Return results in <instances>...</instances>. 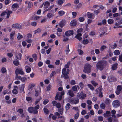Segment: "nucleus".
I'll return each instance as SVG.
<instances>
[{"instance_id":"51","label":"nucleus","mask_w":122,"mask_h":122,"mask_svg":"<svg viewBox=\"0 0 122 122\" xmlns=\"http://www.w3.org/2000/svg\"><path fill=\"white\" fill-rule=\"evenodd\" d=\"M91 83L94 86H96L98 85V84L94 81H91Z\"/></svg>"},{"instance_id":"43","label":"nucleus","mask_w":122,"mask_h":122,"mask_svg":"<svg viewBox=\"0 0 122 122\" xmlns=\"http://www.w3.org/2000/svg\"><path fill=\"white\" fill-rule=\"evenodd\" d=\"M62 0H58L57 2V4L60 5H61L63 3Z\"/></svg>"},{"instance_id":"61","label":"nucleus","mask_w":122,"mask_h":122,"mask_svg":"<svg viewBox=\"0 0 122 122\" xmlns=\"http://www.w3.org/2000/svg\"><path fill=\"white\" fill-rule=\"evenodd\" d=\"M7 55L9 58H11L13 56V55L12 52L8 53H7Z\"/></svg>"},{"instance_id":"49","label":"nucleus","mask_w":122,"mask_h":122,"mask_svg":"<svg viewBox=\"0 0 122 122\" xmlns=\"http://www.w3.org/2000/svg\"><path fill=\"white\" fill-rule=\"evenodd\" d=\"M119 25V23L117 22H116L115 24L116 26H114L113 28L114 29H115L120 28V26Z\"/></svg>"},{"instance_id":"1","label":"nucleus","mask_w":122,"mask_h":122,"mask_svg":"<svg viewBox=\"0 0 122 122\" xmlns=\"http://www.w3.org/2000/svg\"><path fill=\"white\" fill-rule=\"evenodd\" d=\"M107 65L108 62L107 61L104 60L99 61L97 63L96 67L97 69L102 71L107 66Z\"/></svg>"},{"instance_id":"23","label":"nucleus","mask_w":122,"mask_h":122,"mask_svg":"<svg viewBox=\"0 0 122 122\" xmlns=\"http://www.w3.org/2000/svg\"><path fill=\"white\" fill-rule=\"evenodd\" d=\"M16 71L18 72L19 74L21 75H23L24 74V72L21 69L20 70L18 68H17L16 69Z\"/></svg>"},{"instance_id":"9","label":"nucleus","mask_w":122,"mask_h":122,"mask_svg":"<svg viewBox=\"0 0 122 122\" xmlns=\"http://www.w3.org/2000/svg\"><path fill=\"white\" fill-rule=\"evenodd\" d=\"M25 3L26 4H28L27 8L28 10H29L33 6V3L31 2H29L28 1H26L25 2Z\"/></svg>"},{"instance_id":"41","label":"nucleus","mask_w":122,"mask_h":122,"mask_svg":"<svg viewBox=\"0 0 122 122\" xmlns=\"http://www.w3.org/2000/svg\"><path fill=\"white\" fill-rule=\"evenodd\" d=\"M87 86L88 87L90 88L91 90L93 91L94 90V87L91 84H88L87 85Z\"/></svg>"},{"instance_id":"30","label":"nucleus","mask_w":122,"mask_h":122,"mask_svg":"<svg viewBox=\"0 0 122 122\" xmlns=\"http://www.w3.org/2000/svg\"><path fill=\"white\" fill-rule=\"evenodd\" d=\"M110 113V112L109 111H107L106 113L104 114L103 115L104 117H107L109 116V114Z\"/></svg>"},{"instance_id":"42","label":"nucleus","mask_w":122,"mask_h":122,"mask_svg":"<svg viewBox=\"0 0 122 122\" xmlns=\"http://www.w3.org/2000/svg\"><path fill=\"white\" fill-rule=\"evenodd\" d=\"M70 64V61H69L67 63L65 64V67L66 68H68L69 67Z\"/></svg>"},{"instance_id":"54","label":"nucleus","mask_w":122,"mask_h":122,"mask_svg":"<svg viewBox=\"0 0 122 122\" xmlns=\"http://www.w3.org/2000/svg\"><path fill=\"white\" fill-rule=\"evenodd\" d=\"M11 2V1L10 0H5V3L6 5H8Z\"/></svg>"},{"instance_id":"4","label":"nucleus","mask_w":122,"mask_h":122,"mask_svg":"<svg viewBox=\"0 0 122 122\" xmlns=\"http://www.w3.org/2000/svg\"><path fill=\"white\" fill-rule=\"evenodd\" d=\"M79 0H75L74 2V3L76 5L74 6V8L75 9H77L78 8H79L81 7L82 5L81 3H79Z\"/></svg>"},{"instance_id":"44","label":"nucleus","mask_w":122,"mask_h":122,"mask_svg":"<svg viewBox=\"0 0 122 122\" xmlns=\"http://www.w3.org/2000/svg\"><path fill=\"white\" fill-rule=\"evenodd\" d=\"M69 95L71 97H73L74 96V94L72 91L71 90L69 91L68 92Z\"/></svg>"},{"instance_id":"5","label":"nucleus","mask_w":122,"mask_h":122,"mask_svg":"<svg viewBox=\"0 0 122 122\" xmlns=\"http://www.w3.org/2000/svg\"><path fill=\"white\" fill-rule=\"evenodd\" d=\"M79 100L78 98L75 97L72 98L70 100V103L72 104H76L78 103Z\"/></svg>"},{"instance_id":"62","label":"nucleus","mask_w":122,"mask_h":122,"mask_svg":"<svg viewBox=\"0 0 122 122\" xmlns=\"http://www.w3.org/2000/svg\"><path fill=\"white\" fill-rule=\"evenodd\" d=\"M17 112H18L20 114H22L23 112V110L22 109L20 108L17 111Z\"/></svg>"},{"instance_id":"24","label":"nucleus","mask_w":122,"mask_h":122,"mask_svg":"<svg viewBox=\"0 0 122 122\" xmlns=\"http://www.w3.org/2000/svg\"><path fill=\"white\" fill-rule=\"evenodd\" d=\"M117 79L114 77H111L109 79V81L110 82H115L117 81Z\"/></svg>"},{"instance_id":"27","label":"nucleus","mask_w":122,"mask_h":122,"mask_svg":"<svg viewBox=\"0 0 122 122\" xmlns=\"http://www.w3.org/2000/svg\"><path fill=\"white\" fill-rule=\"evenodd\" d=\"M19 6L18 4L16 3H14L12 6V8L13 9H15L17 8H18Z\"/></svg>"},{"instance_id":"48","label":"nucleus","mask_w":122,"mask_h":122,"mask_svg":"<svg viewBox=\"0 0 122 122\" xmlns=\"http://www.w3.org/2000/svg\"><path fill=\"white\" fill-rule=\"evenodd\" d=\"M32 56L35 61L37 59V57L36 54H33L32 55Z\"/></svg>"},{"instance_id":"2","label":"nucleus","mask_w":122,"mask_h":122,"mask_svg":"<svg viewBox=\"0 0 122 122\" xmlns=\"http://www.w3.org/2000/svg\"><path fill=\"white\" fill-rule=\"evenodd\" d=\"M92 66L90 64H86L84 66L83 71L85 73L89 74L91 71Z\"/></svg>"},{"instance_id":"26","label":"nucleus","mask_w":122,"mask_h":122,"mask_svg":"<svg viewBox=\"0 0 122 122\" xmlns=\"http://www.w3.org/2000/svg\"><path fill=\"white\" fill-rule=\"evenodd\" d=\"M110 100L109 98H106L104 102L107 105L109 104L110 103Z\"/></svg>"},{"instance_id":"47","label":"nucleus","mask_w":122,"mask_h":122,"mask_svg":"<svg viewBox=\"0 0 122 122\" xmlns=\"http://www.w3.org/2000/svg\"><path fill=\"white\" fill-rule=\"evenodd\" d=\"M22 26L21 25L19 24H16V28L17 29H20L22 28Z\"/></svg>"},{"instance_id":"28","label":"nucleus","mask_w":122,"mask_h":122,"mask_svg":"<svg viewBox=\"0 0 122 122\" xmlns=\"http://www.w3.org/2000/svg\"><path fill=\"white\" fill-rule=\"evenodd\" d=\"M58 111L60 112L61 115H62L63 112V107H61L58 108Z\"/></svg>"},{"instance_id":"64","label":"nucleus","mask_w":122,"mask_h":122,"mask_svg":"<svg viewBox=\"0 0 122 122\" xmlns=\"http://www.w3.org/2000/svg\"><path fill=\"white\" fill-rule=\"evenodd\" d=\"M119 61L121 62H122V53L119 56Z\"/></svg>"},{"instance_id":"13","label":"nucleus","mask_w":122,"mask_h":122,"mask_svg":"<svg viewBox=\"0 0 122 122\" xmlns=\"http://www.w3.org/2000/svg\"><path fill=\"white\" fill-rule=\"evenodd\" d=\"M65 20H62L59 22V26L61 28H62L65 25Z\"/></svg>"},{"instance_id":"63","label":"nucleus","mask_w":122,"mask_h":122,"mask_svg":"<svg viewBox=\"0 0 122 122\" xmlns=\"http://www.w3.org/2000/svg\"><path fill=\"white\" fill-rule=\"evenodd\" d=\"M79 116V113L77 112V113L75 114L74 116V118L75 119H77L78 117Z\"/></svg>"},{"instance_id":"58","label":"nucleus","mask_w":122,"mask_h":122,"mask_svg":"<svg viewBox=\"0 0 122 122\" xmlns=\"http://www.w3.org/2000/svg\"><path fill=\"white\" fill-rule=\"evenodd\" d=\"M85 19L84 17H79V21L81 22H82L84 21Z\"/></svg>"},{"instance_id":"15","label":"nucleus","mask_w":122,"mask_h":122,"mask_svg":"<svg viewBox=\"0 0 122 122\" xmlns=\"http://www.w3.org/2000/svg\"><path fill=\"white\" fill-rule=\"evenodd\" d=\"M35 95L36 97H37L39 96L40 97H41V89L39 91L35 90Z\"/></svg>"},{"instance_id":"6","label":"nucleus","mask_w":122,"mask_h":122,"mask_svg":"<svg viewBox=\"0 0 122 122\" xmlns=\"http://www.w3.org/2000/svg\"><path fill=\"white\" fill-rule=\"evenodd\" d=\"M122 90V85H119L117 87L116 90L115 91V93L116 95H119L120 93Z\"/></svg>"},{"instance_id":"3","label":"nucleus","mask_w":122,"mask_h":122,"mask_svg":"<svg viewBox=\"0 0 122 122\" xmlns=\"http://www.w3.org/2000/svg\"><path fill=\"white\" fill-rule=\"evenodd\" d=\"M29 112L30 113L36 114L38 113V111L34 109L33 107H29L27 109Z\"/></svg>"},{"instance_id":"52","label":"nucleus","mask_w":122,"mask_h":122,"mask_svg":"<svg viewBox=\"0 0 122 122\" xmlns=\"http://www.w3.org/2000/svg\"><path fill=\"white\" fill-rule=\"evenodd\" d=\"M56 74V72L55 71H53L50 74V76L51 77L53 76Z\"/></svg>"},{"instance_id":"22","label":"nucleus","mask_w":122,"mask_h":122,"mask_svg":"<svg viewBox=\"0 0 122 122\" xmlns=\"http://www.w3.org/2000/svg\"><path fill=\"white\" fill-rule=\"evenodd\" d=\"M7 16L6 17V18L8 19L9 18L10 15V14H12L13 12L12 11L10 10H8L7 11Z\"/></svg>"},{"instance_id":"12","label":"nucleus","mask_w":122,"mask_h":122,"mask_svg":"<svg viewBox=\"0 0 122 122\" xmlns=\"http://www.w3.org/2000/svg\"><path fill=\"white\" fill-rule=\"evenodd\" d=\"M27 79L25 77H22L20 76H19L18 77V79L17 80H21V81L23 82H24Z\"/></svg>"},{"instance_id":"34","label":"nucleus","mask_w":122,"mask_h":122,"mask_svg":"<svg viewBox=\"0 0 122 122\" xmlns=\"http://www.w3.org/2000/svg\"><path fill=\"white\" fill-rule=\"evenodd\" d=\"M114 54L115 55H118L120 54V52L119 50H115L113 52Z\"/></svg>"},{"instance_id":"14","label":"nucleus","mask_w":122,"mask_h":122,"mask_svg":"<svg viewBox=\"0 0 122 122\" xmlns=\"http://www.w3.org/2000/svg\"><path fill=\"white\" fill-rule=\"evenodd\" d=\"M98 90H99V96L100 97H102L103 96L102 92V90L99 88H97L96 90V92H98Z\"/></svg>"},{"instance_id":"16","label":"nucleus","mask_w":122,"mask_h":122,"mask_svg":"<svg viewBox=\"0 0 122 122\" xmlns=\"http://www.w3.org/2000/svg\"><path fill=\"white\" fill-rule=\"evenodd\" d=\"M118 64L117 63H116L113 64L112 67V69L113 70H114L117 69V66Z\"/></svg>"},{"instance_id":"36","label":"nucleus","mask_w":122,"mask_h":122,"mask_svg":"<svg viewBox=\"0 0 122 122\" xmlns=\"http://www.w3.org/2000/svg\"><path fill=\"white\" fill-rule=\"evenodd\" d=\"M72 89L73 91L75 92H77L78 91L76 85L72 86Z\"/></svg>"},{"instance_id":"19","label":"nucleus","mask_w":122,"mask_h":122,"mask_svg":"<svg viewBox=\"0 0 122 122\" xmlns=\"http://www.w3.org/2000/svg\"><path fill=\"white\" fill-rule=\"evenodd\" d=\"M50 4V3L48 1L45 2L44 5V9L47 8L49 6Z\"/></svg>"},{"instance_id":"50","label":"nucleus","mask_w":122,"mask_h":122,"mask_svg":"<svg viewBox=\"0 0 122 122\" xmlns=\"http://www.w3.org/2000/svg\"><path fill=\"white\" fill-rule=\"evenodd\" d=\"M77 51L78 52L79 54L80 55H82L84 53L83 51L80 49H78L77 50Z\"/></svg>"},{"instance_id":"57","label":"nucleus","mask_w":122,"mask_h":122,"mask_svg":"<svg viewBox=\"0 0 122 122\" xmlns=\"http://www.w3.org/2000/svg\"><path fill=\"white\" fill-rule=\"evenodd\" d=\"M107 22L109 24H111L113 23V21L112 19H110L108 20Z\"/></svg>"},{"instance_id":"33","label":"nucleus","mask_w":122,"mask_h":122,"mask_svg":"<svg viewBox=\"0 0 122 122\" xmlns=\"http://www.w3.org/2000/svg\"><path fill=\"white\" fill-rule=\"evenodd\" d=\"M43 111L47 115L48 114L49 111L48 109L46 108H43Z\"/></svg>"},{"instance_id":"25","label":"nucleus","mask_w":122,"mask_h":122,"mask_svg":"<svg viewBox=\"0 0 122 122\" xmlns=\"http://www.w3.org/2000/svg\"><path fill=\"white\" fill-rule=\"evenodd\" d=\"M15 34V31H13L10 34V38L11 40H12L14 38V36Z\"/></svg>"},{"instance_id":"55","label":"nucleus","mask_w":122,"mask_h":122,"mask_svg":"<svg viewBox=\"0 0 122 122\" xmlns=\"http://www.w3.org/2000/svg\"><path fill=\"white\" fill-rule=\"evenodd\" d=\"M1 71L3 73H5L6 72V70L5 68L4 67H3L1 69Z\"/></svg>"},{"instance_id":"11","label":"nucleus","mask_w":122,"mask_h":122,"mask_svg":"<svg viewBox=\"0 0 122 122\" xmlns=\"http://www.w3.org/2000/svg\"><path fill=\"white\" fill-rule=\"evenodd\" d=\"M82 36V34L81 33H78L75 36L76 38L78 40L80 41L82 40V38L80 37Z\"/></svg>"},{"instance_id":"59","label":"nucleus","mask_w":122,"mask_h":122,"mask_svg":"<svg viewBox=\"0 0 122 122\" xmlns=\"http://www.w3.org/2000/svg\"><path fill=\"white\" fill-rule=\"evenodd\" d=\"M41 98L40 97V98H38L37 99V100L34 103V104L35 105H36L41 100Z\"/></svg>"},{"instance_id":"31","label":"nucleus","mask_w":122,"mask_h":122,"mask_svg":"<svg viewBox=\"0 0 122 122\" xmlns=\"http://www.w3.org/2000/svg\"><path fill=\"white\" fill-rule=\"evenodd\" d=\"M93 14L92 13L89 12H87V13L88 17L90 18H92L93 16Z\"/></svg>"},{"instance_id":"45","label":"nucleus","mask_w":122,"mask_h":122,"mask_svg":"<svg viewBox=\"0 0 122 122\" xmlns=\"http://www.w3.org/2000/svg\"><path fill=\"white\" fill-rule=\"evenodd\" d=\"M23 37V36L20 34V33H18L17 36V38L18 40H20Z\"/></svg>"},{"instance_id":"39","label":"nucleus","mask_w":122,"mask_h":122,"mask_svg":"<svg viewBox=\"0 0 122 122\" xmlns=\"http://www.w3.org/2000/svg\"><path fill=\"white\" fill-rule=\"evenodd\" d=\"M107 48V46H105L103 45L100 48V50L102 51H103L105 49H106Z\"/></svg>"},{"instance_id":"29","label":"nucleus","mask_w":122,"mask_h":122,"mask_svg":"<svg viewBox=\"0 0 122 122\" xmlns=\"http://www.w3.org/2000/svg\"><path fill=\"white\" fill-rule=\"evenodd\" d=\"M71 106L70 104L69 103H67L66 104L65 106V108L66 110V112H67V110H69Z\"/></svg>"},{"instance_id":"53","label":"nucleus","mask_w":122,"mask_h":122,"mask_svg":"<svg viewBox=\"0 0 122 122\" xmlns=\"http://www.w3.org/2000/svg\"><path fill=\"white\" fill-rule=\"evenodd\" d=\"M49 100L47 99H45L43 102V104L44 105H46L49 102Z\"/></svg>"},{"instance_id":"8","label":"nucleus","mask_w":122,"mask_h":122,"mask_svg":"<svg viewBox=\"0 0 122 122\" xmlns=\"http://www.w3.org/2000/svg\"><path fill=\"white\" fill-rule=\"evenodd\" d=\"M74 34V31L72 30L67 31L65 33V35L68 37L73 35Z\"/></svg>"},{"instance_id":"38","label":"nucleus","mask_w":122,"mask_h":122,"mask_svg":"<svg viewBox=\"0 0 122 122\" xmlns=\"http://www.w3.org/2000/svg\"><path fill=\"white\" fill-rule=\"evenodd\" d=\"M63 75V78L65 79H67L69 78L68 75L66 73L62 74Z\"/></svg>"},{"instance_id":"18","label":"nucleus","mask_w":122,"mask_h":122,"mask_svg":"<svg viewBox=\"0 0 122 122\" xmlns=\"http://www.w3.org/2000/svg\"><path fill=\"white\" fill-rule=\"evenodd\" d=\"M89 43L88 39H82V41L81 43L85 45Z\"/></svg>"},{"instance_id":"37","label":"nucleus","mask_w":122,"mask_h":122,"mask_svg":"<svg viewBox=\"0 0 122 122\" xmlns=\"http://www.w3.org/2000/svg\"><path fill=\"white\" fill-rule=\"evenodd\" d=\"M59 14L61 16H62L64 15L65 13V12L63 11H60L58 12Z\"/></svg>"},{"instance_id":"7","label":"nucleus","mask_w":122,"mask_h":122,"mask_svg":"<svg viewBox=\"0 0 122 122\" xmlns=\"http://www.w3.org/2000/svg\"><path fill=\"white\" fill-rule=\"evenodd\" d=\"M112 104L114 107L117 108L120 106V102L118 100H115L113 102Z\"/></svg>"},{"instance_id":"10","label":"nucleus","mask_w":122,"mask_h":122,"mask_svg":"<svg viewBox=\"0 0 122 122\" xmlns=\"http://www.w3.org/2000/svg\"><path fill=\"white\" fill-rule=\"evenodd\" d=\"M18 87L16 86H14V89L12 91V93L15 95L17 94L18 93V91L17 90Z\"/></svg>"},{"instance_id":"32","label":"nucleus","mask_w":122,"mask_h":122,"mask_svg":"<svg viewBox=\"0 0 122 122\" xmlns=\"http://www.w3.org/2000/svg\"><path fill=\"white\" fill-rule=\"evenodd\" d=\"M17 58L19 60H21V59L22 54L20 53H19L18 54V55H16Z\"/></svg>"},{"instance_id":"60","label":"nucleus","mask_w":122,"mask_h":122,"mask_svg":"<svg viewBox=\"0 0 122 122\" xmlns=\"http://www.w3.org/2000/svg\"><path fill=\"white\" fill-rule=\"evenodd\" d=\"M31 70V68L30 67H29L26 68V71L27 73H29L30 72Z\"/></svg>"},{"instance_id":"56","label":"nucleus","mask_w":122,"mask_h":122,"mask_svg":"<svg viewBox=\"0 0 122 122\" xmlns=\"http://www.w3.org/2000/svg\"><path fill=\"white\" fill-rule=\"evenodd\" d=\"M53 16L52 14L51 13H48L47 15V17L49 18H51Z\"/></svg>"},{"instance_id":"46","label":"nucleus","mask_w":122,"mask_h":122,"mask_svg":"<svg viewBox=\"0 0 122 122\" xmlns=\"http://www.w3.org/2000/svg\"><path fill=\"white\" fill-rule=\"evenodd\" d=\"M100 107L102 109H104L106 107V105L105 104L103 103H102L100 105Z\"/></svg>"},{"instance_id":"35","label":"nucleus","mask_w":122,"mask_h":122,"mask_svg":"<svg viewBox=\"0 0 122 122\" xmlns=\"http://www.w3.org/2000/svg\"><path fill=\"white\" fill-rule=\"evenodd\" d=\"M42 30L40 28H38L34 31V34H36L37 33H39Z\"/></svg>"},{"instance_id":"17","label":"nucleus","mask_w":122,"mask_h":122,"mask_svg":"<svg viewBox=\"0 0 122 122\" xmlns=\"http://www.w3.org/2000/svg\"><path fill=\"white\" fill-rule=\"evenodd\" d=\"M25 84H22L21 86L19 87V89L20 91V92H23L24 93H25V92L24 91V88H25Z\"/></svg>"},{"instance_id":"20","label":"nucleus","mask_w":122,"mask_h":122,"mask_svg":"<svg viewBox=\"0 0 122 122\" xmlns=\"http://www.w3.org/2000/svg\"><path fill=\"white\" fill-rule=\"evenodd\" d=\"M76 24V22L75 20H72L70 23V25L71 26H74Z\"/></svg>"},{"instance_id":"40","label":"nucleus","mask_w":122,"mask_h":122,"mask_svg":"<svg viewBox=\"0 0 122 122\" xmlns=\"http://www.w3.org/2000/svg\"><path fill=\"white\" fill-rule=\"evenodd\" d=\"M13 63L14 65L16 66H18L19 64V61H17L15 60L13 61Z\"/></svg>"},{"instance_id":"21","label":"nucleus","mask_w":122,"mask_h":122,"mask_svg":"<svg viewBox=\"0 0 122 122\" xmlns=\"http://www.w3.org/2000/svg\"><path fill=\"white\" fill-rule=\"evenodd\" d=\"M80 94L81 96V99H84L86 97V94L83 93L82 91H81V92Z\"/></svg>"}]
</instances>
